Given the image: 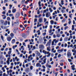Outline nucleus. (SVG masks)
Instances as JSON below:
<instances>
[{
  "label": "nucleus",
  "instance_id": "1",
  "mask_svg": "<svg viewBox=\"0 0 76 76\" xmlns=\"http://www.w3.org/2000/svg\"><path fill=\"white\" fill-rule=\"evenodd\" d=\"M12 38L10 37V36H8L7 37V41L10 42V41H11V40H12Z\"/></svg>",
  "mask_w": 76,
  "mask_h": 76
},
{
  "label": "nucleus",
  "instance_id": "2",
  "mask_svg": "<svg viewBox=\"0 0 76 76\" xmlns=\"http://www.w3.org/2000/svg\"><path fill=\"white\" fill-rule=\"evenodd\" d=\"M39 48L41 50H44V46L43 45H39Z\"/></svg>",
  "mask_w": 76,
  "mask_h": 76
},
{
  "label": "nucleus",
  "instance_id": "3",
  "mask_svg": "<svg viewBox=\"0 0 76 76\" xmlns=\"http://www.w3.org/2000/svg\"><path fill=\"white\" fill-rule=\"evenodd\" d=\"M50 16H51V14L50 12H48L46 14V18H49Z\"/></svg>",
  "mask_w": 76,
  "mask_h": 76
},
{
  "label": "nucleus",
  "instance_id": "4",
  "mask_svg": "<svg viewBox=\"0 0 76 76\" xmlns=\"http://www.w3.org/2000/svg\"><path fill=\"white\" fill-rule=\"evenodd\" d=\"M72 55H71V53L70 52H68L67 53V57L68 58H70Z\"/></svg>",
  "mask_w": 76,
  "mask_h": 76
},
{
  "label": "nucleus",
  "instance_id": "5",
  "mask_svg": "<svg viewBox=\"0 0 76 76\" xmlns=\"http://www.w3.org/2000/svg\"><path fill=\"white\" fill-rule=\"evenodd\" d=\"M35 53L36 55H37V56H41L40 53L38 52V51H36L35 52Z\"/></svg>",
  "mask_w": 76,
  "mask_h": 76
},
{
  "label": "nucleus",
  "instance_id": "6",
  "mask_svg": "<svg viewBox=\"0 0 76 76\" xmlns=\"http://www.w3.org/2000/svg\"><path fill=\"white\" fill-rule=\"evenodd\" d=\"M20 16V13L19 12H17L15 15V17L16 18H18L19 16Z\"/></svg>",
  "mask_w": 76,
  "mask_h": 76
},
{
  "label": "nucleus",
  "instance_id": "7",
  "mask_svg": "<svg viewBox=\"0 0 76 76\" xmlns=\"http://www.w3.org/2000/svg\"><path fill=\"white\" fill-rule=\"evenodd\" d=\"M38 22L40 23H42V18H40L39 19Z\"/></svg>",
  "mask_w": 76,
  "mask_h": 76
},
{
  "label": "nucleus",
  "instance_id": "8",
  "mask_svg": "<svg viewBox=\"0 0 76 76\" xmlns=\"http://www.w3.org/2000/svg\"><path fill=\"white\" fill-rule=\"evenodd\" d=\"M53 41H54V42H55V44H56V43H57V42H58V41H59V40L58 39L56 40V39H55L53 40Z\"/></svg>",
  "mask_w": 76,
  "mask_h": 76
},
{
  "label": "nucleus",
  "instance_id": "9",
  "mask_svg": "<svg viewBox=\"0 0 76 76\" xmlns=\"http://www.w3.org/2000/svg\"><path fill=\"white\" fill-rule=\"evenodd\" d=\"M36 66L37 67H41V65L39 63H38L36 64Z\"/></svg>",
  "mask_w": 76,
  "mask_h": 76
},
{
  "label": "nucleus",
  "instance_id": "10",
  "mask_svg": "<svg viewBox=\"0 0 76 76\" xmlns=\"http://www.w3.org/2000/svg\"><path fill=\"white\" fill-rule=\"evenodd\" d=\"M50 45H51V43H50V42H48L46 45V46L47 47L48 46L49 47H50Z\"/></svg>",
  "mask_w": 76,
  "mask_h": 76
},
{
  "label": "nucleus",
  "instance_id": "11",
  "mask_svg": "<svg viewBox=\"0 0 76 76\" xmlns=\"http://www.w3.org/2000/svg\"><path fill=\"white\" fill-rule=\"evenodd\" d=\"M46 67H48L49 68H51L52 66L51 65H49L48 64H47L46 65Z\"/></svg>",
  "mask_w": 76,
  "mask_h": 76
},
{
  "label": "nucleus",
  "instance_id": "12",
  "mask_svg": "<svg viewBox=\"0 0 76 76\" xmlns=\"http://www.w3.org/2000/svg\"><path fill=\"white\" fill-rule=\"evenodd\" d=\"M22 37L23 38H25L26 37V35L25 34H23L22 35Z\"/></svg>",
  "mask_w": 76,
  "mask_h": 76
},
{
  "label": "nucleus",
  "instance_id": "13",
  "mask_svg": "<svg viewBox=\"0 0 76 76\" xmlns=\"http://www.w3.org/2000/svg\"><path fill=\"white\" fill-rule=\"evenodd\" d=\"M47 54H48V55H47V57H49L51 55V53H50V52L48 51L47 53Z\"/></svg>",
  "mask_w": 76,
  "mask_h": 76
},
{
  "label": "nucleus",
  "instance_id": "14",
  "mask_svg": "<svg viewBox=\"0 0 76 76\" xmlns=\"http://www.w3.org/2000/svg\"><path fill=\"white\" fill-rule=\"evenodd\" d=\"M16 12V9H13V10H12V12L15 13V12Z\"/></svg>",
  "mask_w": 76,
  "mask_h": 76
},
{
  "label": "nucleus",
  "instance_id": "15",
  "mask_svg": "<svg viewBox=\"0 0 76 76\" xmlns=\"http://www.w3.org/2000/svg\"><path fill=\"white\" fill-rule=\"evenodd\" d=\"M12 70H10L9 71L8 70L7 71V73L8 75H9V73H12Z\"/></svg>",
  "mask_w": 76,
  "mask_h": 76
},
{
  "label": "nucleus",
  "instance_id": "16",
  "mask_svg": "<svg viewBox=\"0 0 76 76\" xmlns=\"http://www.w3.org/2000/svg\"><path fill=\"white\" fill-rule=\"evenodd\" d=\"M42 53H44V54L45 55H46L47 54V51H45V50H43L42 51Z\"/></svg>",
  "mask_w": 76,
  "mask_h": 76
},
{
  "label": "nucleus",
  "instance_id": "17",
  "mask_svg": "<svg viewBox=\"0 0 76 76\" xmlns=\"http://www.w3.org/2000/svg\"><path fill=\"white\" fill-rule=\"evenodd\" d=\"M15 41H16V40L15 39H13L11 41V42L12 44H15Z\"/></svg>",
  "mask_w": 76,
  "mask_h": 76
},
{
  "label": "nucleus",
  "instance_id": "18",
  "mask_svg": "<svg viewBox=\"0 0 76 76\" xmlns=\"http://www.w3.org/2000/svg\"><path fill=\"white\" fill-rule=\"evenodd\" d=\"M71 29L72 31H74L75 30V26H74V25H72Z\"/></svg>",
  "mask_w": 76,
  "mask_h": 76
},
{
  "label": "nucleus",
  "instance_id": "19",
  "mask_svg": "<svg viewBox=\"0 0 76 76\" xmlns=\"http://www.w3.org/2000/svg\"><path fill=\"white\" fill-rule=\"evenodd\" d=\"M47 50L48 51H51V49H50V47L47 48Z\"/></svg>",
  "mask_w": 76,
  "mask_h": 76
},
{
  "label": "nucleus",
  "instance_id": "20",
  "mask_svg": "<svg viewBox=\"0 0 76 76\" xmlns=\"http://www.w3.org/2000/svg\"><path fill=\"white\" fill-rule=\"evenodd\" d=\"M15 35H14V34L12 33H11L10 34V36L11 37H14Z\"/></svg>",
  "mask_w": 76,
  "mask_h": 76
},
{
  "label": "nucleus",
  "instance_id": "21",
  "mask_svg": "<svg viewBox=\"0 0 76 76\" xmlns=\"http://www.w3.org/2000/svg\"><path fill=\"white\" fill-rule=\"evenodd\" d=\"M46 60H47V58H45L44 59L43 61L44 63V64H45V63H46Z\"/></svg>",
  "mask_w": 76,
  "mask_h": 76
},
{
  "label": "nucleus",
  "instance_id": "22",
  "mask_svg": "<svg viewBox=\"0 0 76 76\" xmlns=\"http://www.w3.org/2000/svg\"><path fill=\"white\" fill-rule=\"evenodd\" d=\"M61 12H62V13H65V12H66V11L64 10H61Z\"/></svg>",
  "mask_w": 76,
  "mask_h": 76
},
{
  "label": "nucleus",
  "instance_id": "23",
  "mask_svg": "<svg viewBox=\"0 0 76 76\" xmlns=\"http://www.w3.org/2000/svg\"><path fill=\"white\" fill-rule=\"evenodd\" d=\"M0 22H1V23H2V24H3V23H4V21L3 20H1Z\"/></svg>",
  "mask_w": 76,
  "mask_h": 76
},
{
  "label": "nucleus",
  "instance_id": "24",
  "mask_svg": "<svg viewBox=\"0 0 76 76\" xmlns=\"http://www.w3.org/2000/svg\"><path fill=\"white\" fill-rule=\"evenodd\" d=\"M50 23L51 25H53V24H54V21L51 20L50 21Z\"/></svg>",
  "mask_w": 76,
  "mask_h": 76
},
{
  "label": "nucleus",
  "instance_id": "25",
  "mask_svg": "<svg viewBox=\"0 0 76 76\" xmlns=\"http://www.w3.org/2000/svg\"><path fill=\"white\" fill-rule=\"evenodd\" d=\"M11 53H12V51H9L8 53V54L9 55H10V54H11Z\"/></svg>",
  "mask_w": 76,
  "mask_h": 76
},
{
  "label": "nucleus",
  "instance_id": "26",
  "mask_svg": "<svg viewBox=\"0 0 76 76\" xmlns=\"http://www.w3.org/2000/svg\"><path fill=\"white\" fill-rule=\"evenodd\" d=\"M72 15H73V14H70L69 15V17L70 18H72Z\"/></svg>",
  "mask_w": 76,
  "mask_h": 76
},
{
  "label": "nucleus",
  "instance_id": "27",
  "mask_svg": "<svg viewBox=\"0 0 76 76\" xmlns=\"http://www.w3.org/2000/svg\"><path fill=\"white\" fill-rule=\"evenodd\" d=\"M49 10L50 11V13H51V12H53V10L51 9V8H49Z\"/></svg>",
  "mask_w": 76,
  "mask_h": 76
},
{
  "label": "nucleus",
  "instance_id": "28",
  "mask_svg": "<svg viewBox=\"0 0 76 76\" xmlns=\"http://www.w3.org/2000/svg\"><path fill=\"white\" fill-rule=\"evenodd\" d=\"M61 4H62V5H63V4H64V1L63 0H61Z\"/></svg>",
  "mask_w": 76,
  "mask_h": 76
},
{
  "label": "nucleus",
  "instance_id": "29",
  "mask_svg": "<svg viewBox=\"0 0 76 76\" xmlns=\"http://www.w3.org/2000/svg\"><path fill=\"white\" fill-rule=\"evenodd\" d=\"M69 28V27L68 26H66L64 27V29L66 30V29H67Z\"/></svg>",
  "mask_w": 76,
  "mask_h": 76
},
{
  "label": "nucleus",
  "instance_id": "30",
  "mask_svg": "<svg viewBox=\"0 0 76 76\" xmlns=\"http://www.w3.org/2000/svg\"><path fill=\"white\" fill-rule=\"evenodd\" d=\"M61 37V35L60 34H58L56 35L57 37Z\"/></svg>",
  "mask_w": 76,
  "mask_h": 76
},
{
  "label": "nucleus",
  "instance_id": "31",
  "mask_svg": "<svg viewBox=\"0 0 76 76\" xmlns=\"http://www.w3.org/2000/svg\"><path fill=\"white\" fill-rule=\"evenodd\" d=\"M9 6H10L9 9L10 10V9H12V6H13L12 5H9Z\"/></svg>",
  "mask_w": 76,
  "mask_h": 76
},
{
  "label": "nucleus",
  "instance_id": "32",
  "mask_svg": "<svg viewBox=\"0 0 76 76\" xmlns=\"http://www.w3.org/2000/svg\"><path fill=\"white\" fill-rule=\"evenodd\" d=\"M29 68H27L26 69V72H29Z\"/></svg>",
  "mask_w": 76,
  "mask_h": 76
},
{
  "label": "nucleus",
  "instance_id": "33",
  "mask_svg": "<svg viewBox=\"0 0 76 76\" xmlns=\"http://www.w3.org/2000/svg\"><path fill=\"white\" fill-rule=\"evenodd\" d=\"M3 76H8V75L7 74H6V73H4L3 75Z\"/></svg>",
  "mask_w": 76,
  "mask_h": 76
},
{
  "label": "nucleus",
  "instance_id": "34",
  "mask_svg": "<svg viewBox=\"0 0 76 76\" xmlns=\"http://www.w3.org/2000/svg\"><path fill=\"white\" fill-rule=\"evenodd\" d=\"M16 24L17 25H19V20L17 21Z\"/></svg>",
  "mask_w": 76,
  "mask_h": 76
},
{
  "label": "nucleus",
  "instance_id": "35",
  "mask_svg": "<svg viewBox=\"0 0 76 76\" xmlns=\"http://www.w3.org/2000/svg\"><path fill=\"white\" fill-rule=\"evenodd\" d=\"M7 21H6L5 23H4V25H7Z\"/></svg>",
  "mask_w": 76,
  "mask_h": 76
},
{
  "label": "nucleus",
  "instance_id": "36",
  "mask_svg": "<svg viewBox=\"0 0 76 76\" xmlns=\"http://www.w3.org/2000/svg\"><path fill=\"white\" fill-rule=\"evenodd\" d=\"M28 75L30 76H32V73H31V72H29L28 73Z\"/></svg>",
  "mask_w": 76,
  "mask_h": 76
},
{
  "label": "nucleus",
  "instance_id": "37",
  "mask_svg": "<svg viewBox=\"0 0 76 76\" xmlns=\"http://www.w3.org/2000/svg\"><path fill=\"white\" fill-rule=\"evenodd\" d=\"M37 19L35 18L34 19V23L37 22Z\"/></svg>",
  "mask_w": 76,
  "mask_h": 76
},
{
  "label": "nucleus",
  "instance_id": "38",
  "mask_svg": "<svg viewBox=\"0 0 76 76\" xmlns=\"http://www.w3.org/2000/svg\"><path fill=\"white\" fill-rule=\"evenodd\" d=\"M7 64L8 65H9V64H10V62H9V61H7Z\"/></svg>",
  "mask_w": 76,
  "mask_h": 76
},
{
  "label": "nucleus",
  "instance_id": "39",
  "mask_svg": "<svg viewBox=\"0 0 76 76\" xmlns=\"http://www.w3.org/2000/svg\"><path fill=\"white\" fill-rule=\"evenodd\" d=\"M54 45V41H53L52 42V45Z\"/></svg>",
  "mask_w": 76,
  "mask_h": 76
},
{
  "label": "nucleus",
  "instance_id": "40",
  "mask_svg": "<svg viewBox=\"0 0 76 76\" xmlns=\"http://www.w3.org/2000/svg\"><path fill=\"white\" fill-rule=\"evenodd\" d=\"M63 41V38L62 37H61L60 38V42H61Z\"/></svg>",
  "mask_w": 76,
  "mask_h": 76
},
{
  "label": "nucleus",
  "instance_id": "41",
  "mask_svg": "<svg viewBox=\"0 0 76 76\" xmlns=\"http://www.w3.org/2000/svg\"><path fill=\"white\" fill-rule=\"evenodd\" d=\"M1 38L2 40L3 41V40H4V37H3V36H1Z\"/></svg>",
  "mask_w": 76,
  "mask_h": 76
},
{
  "label": "nucleus",
  "instance_id": "42",
  "mask_svg": "<svg viewBox=\"0 0 76 76\" xmlns=\"http://www.w3.org/2000/svg\"><path fill=\"white\" fill-rule=\"evenodd\" d=\"M42 16V15L40 14L38 16V18H39L40 17H41Z\"/></svg>",
  "mask_w": 76,
  "mask_h": 76
},
{
  "label": "nucleus",
  "instance_id": "43",
  "mask_svg": "<svg viewBox=\"0 0 76 76\" xmlns=\"http://www.w3.org/2000/svg\"><path fill=\"white\" fill-rule=\"evenodd\" d=\"M9 16L10 17H11V16H13V14H9Z\"/></svg>",
  "mask_w": 76,
  "mask_h": 76
},
{
  "label": "nucleus",
  "instance_id": "44",
  "mask_svg": "<svg viewBox=\"0 0 76 76\" xmlns=\"http://www.w3.org/2000/svg\"><path fill=\"white\" fill-rule=\"evenodd\" d=\"M64 60L62 59L60 61V63H63V62H64Z\"/></svg>",
  "mask_w": 76,
  "mask_h": 76
},
{
  "label": "nucleus",
  "instance_id": "45",
  "mask_svg": "<svg viewBox=\"0 0 76 76\" xmlns=\"http://www.w3.org/2000/svg\"><path fill=\"white\" fill-rule=\"evenodd\" d=\"M7 2H8V0H4V3H7Z\"/></svg>",
  "mask_w": 76,
  "mask_h": 76
},
{
  "label": "nucleus",
  "instance_id": "46",
  "mask_svg": "<svg viewBox=\"0 0 76 76\" xmlns=\"http://www.w3.org/2000/svg\"><path fill=\"white\" fill-rule=\"evenodd\" d=\"M25 0H22V1H21V3L22 4H23L24 3V2H25Z\"/></svg>",
  "mask_w": 76,
  "mask_h": 76
},
{
  "label": "nucleus",
  "instance_id": "47",
  "mask_svg": "<svg viewBox=\"0 0 76 76\" xmlns=\"http://www.w3.org/2000/svg\"><path fill=\"white\" fill-rule=\"evenodd\" d=\"M30 69L31 70H32V69H33V66H31L30 67Z\"/></svg>",
  "mask_w": 76,
  "mask_h": 76
},
{
  "label": "nucleus",
  "instance_id": "48",
  "mask_svg": "<svg viewBox=\"0 0 76 76\" xmlns=\"http://www.w3.org/2000/svg\"><path fill=\"white\" fill-rule=\"evenodd\" d=\"M4 61H1L0 62V64H3Z\"/></svg>",
  "mask_w": 76,
  "mask_h": 76
},
{
  "label": "nucleus",
  "instance_id": "49",
  "mask_svg": "<svg viewBox=\"0 0 76 76\" xmlns=\"http://www.w3.org/2000/svg\"><path fill=\"white\" fill-rule=\"evenodd\" d=\"M23 45L24 46H25V47H26V44H25V42H23Z\"/></svg>",
  "mask_w": 76,
  "mask_h": 76
},
{
  "label": "nucleus",
  "instance_id": "50",
  "mask_svg": "<svg viewBox=\"0 0 76 76\" xmlns=\"http://www.w3.org/2000/svg\"><path fill=\"white\" fill-rule=\"evenodd\" d=\"M72 53H75V49L72 50Z\"/></svg>",
  "mask_w": 76,
  "mask_h": 76
},
{
  "label": "nucleus",
  "instance_id": "51",
  "mask_svg": "<svg viewBox=\"0 0 76 76\" xmlns=\"http://www.w3.org/2000/svg\"><path fill=\"white\" fill-rule=\"evenodd\" d=\"M50 29H52V28H53V26H52V25H50Z\"/></svg>",
  "mask_w": 76,
  "mask_h": 76
},
{
  "label": "nucleus",
  "instance_id": "52",
  "mask_svg": "<svg viewBox=\"0 0 76 76\" xmlns=\"http://www.w3.org/2000/svg\"><path fill=\"white\" fill-rule=\"evenodd\" d=\"M71 23H72V21H69L68 22V24H69V25H70V24H71Z\"/></svg>",
  "mask_w": 76,
  "mask_h": 76
},
{
  "label": "nucleus",
  "instance_id": "53",
  "mask_svg": "<svg viewBox=\"0 0 76 76\" xmlns=\"http://www.w3.org/2000/svg\"><path fill=\"white\" fill-rule=\"evenodd\" d=\"M53 37L54 38H56V36L55 34H53Z\"/></svg>",
  "mask_w": 76,
  "mask_h": 76
},
{
  "label": "nucleus",
  "instance_id": "54",
  "mask_svg": "<svg viewBox=\"0 0 76 76\" xmlns=\"http://www.w3.org/2000/svg\"><path fill=\"white\" fill-rule=\"evenodd\" d=\"M51 32H52V29H50V30L49 31V34H51Z\"/></svg>",
  "mask_w": 76,
  "mask_h": 76
},
{
  "label": "nucleus",
  "instance_id": "55",
  "mask_svg": "<svg viewBox=\"0 0 76 76\" xmlns=\"http://www.w3.org/2000/svg\"><path fill=\"white\" fill-rule=\"evenodd\" d=\"M46 32H45L42 34V35L43 36H45V35H46Z\"/></svg>",
  "mask_w": 76,
  "mask_h": 76
},
{
  "label": "nucleus",
  "instance_id": "56",
  "mask_svg": "<svg viewBox=\"0 0 76 76\" xmlns=\"http://www.w3.org/2000/svg\"><path fill=\"white\" fill-rule=\"evenodd\" d=\"M42 67H43V69H46V67L44 65H42Z\"/></svg>",
  "mask_w": 76,
  "mask_h": 76
},
{
  "label": "nucleus",
  "instance_id": "57",
  "mask_svg": "<svg viewBox=\"0 0 76 76\" xmlns=\"http://www.w3.org/2000/svg\"><path fill=\"white\" fill-rule=\"evenodd\" d=\"M54 50V48H53L51 49V53H53V51Z\"/></svg>",
  "mask_w": 76,
  "mask_h": 76
},
{
  "label": "nucleus",
  "instance_id": "58",
  "mask_svg": "<svg viewBox=\"0 0 76 76\" xmlns=\"http://www.w3.org/2000/svg\"><path fill=\"white\" fill-rule=\"evenodd\" d=\"M7 20H10V17H7Z\"/></svg>",
  "mask_w": 76,
  "mask_h": 76
},
{
  "label": "nucleus",
  "instance_id": "59",
  "mask_svg": "<svg viewBox=\"0 0 76 76\" xmlns=\"http://www.w3.org/2000/svg\"><path fill=\"white\" fill-rule=\"evenodd\" d=\"M68 60L69 62H72V60L70 59H68Z\"/></svg>",
  "mask_w": 76,
  "mask_h": 76
},
{
  "label": "nucleus",
  "instance_id": "60",
  "mask_svg": "<svg viewBox=\"0 0 76 76\" xmlns=\"http://www.w3.org/2000/svg\"><path fill=\"white\" fill-rule=\"evenodd\" d=\"M61 54H59L58 55V58H60V57H61Z\"/></svg>",
  "mask_w": 76,
  "mask_h": 76
},
{
  "label": "nucleus",
  "instance_id": "61",
  "mask_svg": "<svg viewBox=\"0 0 76 76\" xmlns=\"http://www.w3.org/2000/svg\"><path fill=\"white\" fill-rule=\"evenodd\" d=\"M1 28H2V29H4V26H1Z\"/></svg>",
  "mask_w": 76,
  "mask_h": 76
},
{
  "label": "nucleus",
  "instance_id": "62",
  "mask_svg": "<svg viewBox=\"0 0 76 76\" xmlns=\"http://www.w3.org/2000/svg\"><path fill=\"white\" fill-rule=\"evenodd\" d=\"M51 57H54V53H52L51 54Z\"/></svg>",
  "mask_w": 76,
  "mask_h": 76
},
{
  "label": "nucleus",
  "instance_id": "63",
  "mask_svg": "<svg viewBox=\"0 0 76 76\" xmlns=\"http://www.w3.org/2000/svg\"><path fill=\"white\" fill-rule=\"evenodd\" d=\"M10 57L8 58H7V61H10Z\"/></svg>",
  "mask_w": 76,
  "mask_h": 76
},
{
  "label": "nucleus",
  "instance_id": "64",
  "mask_svg": "<svg viewBox=\"0 0 76 76\" xmlns=\"http://www.w3.org/2000/svg\"><path fill=\"white\" fill-rule=\"evenodd\" d=\"M2 14L3 15H5V14H6V12L5 11H4L2 12Z\"/></svg>",
  "mask_w": 76,
  "mask_h": 76
}]
</instances>
